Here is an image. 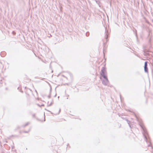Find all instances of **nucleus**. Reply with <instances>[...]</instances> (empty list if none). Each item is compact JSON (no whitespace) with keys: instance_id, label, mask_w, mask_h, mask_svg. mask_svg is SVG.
I'll list each match as a JSON object with an SVG mask.
<instances>
[{"instance_id":"obj_7","label":"nucleus","mask_w":153,"mask_h":153,"mask_svg":"<svg viewBox=\"0 0 153 153\" xmlns=\"http://www.w3.org/2000/svg\"><path fill=\"white\" fill-rule=\"evenodd\" d=\"M128 123V124H129V126H130V127H131V126H130V125L129 123Z\"/></svg>"},{"instance_id":"obj_3","label":"nucleus","mask_w":153,"mask_h":153,"mask_svg":"<svg viewBox=\"0 0 153 153\" xmlns=\"http://www.w3.org/2000/svg\"><path fill=\"white\" fill-rule=\"evenodd\" d=\"M142 128H143V130L144 131L145 133V134H144V133L143 134V135L146 138V134H147V133L146 132V131L145 130V129H144V128H143V127H142Z\"/></svg>"},{"instance_id":"obj_2","label":"nucleus","mask_w":153,"mask_h":153,"mask_svg":"<svg viewBox=\"0 0 153 153\" xmlns=\"http://www.w3.org/2000/svg\"><path fill=\"white\" fill-rule=\"evenodd\" d=\"M147 62H145L144 64V71L145 72L147 73L148 72V68L147 67Z\"/></svg>"},{"instance_id":"obj_4","label":"nucleus","mask_w":153,"mask_h":153,"mask_svg":"<svg viewBox=\"0 0 153 153\" xmlns=\"http://www.w3.org/2000/svg\"><path fill=\"white\" fill-rule=\"evenodd\" d=\"M107 38H108V35H107V33H106V34L105 38L106 39H107Z\"/></svg>"},{"instance_id":"obj_6","label":"nucleus","mask_w":153,"mask_h":153,"mask_svg":"<svg viewBox=\"0 0 153 153\" xmlns=\"http://www.w3.org/2000/svg\"><path fill=\"white\" fill-rule=\"evenodd\" d=\"M96 3H97L98 4V1H96Z\"/></svg>"},{"instance_id":"obj_8","label":"nucleus","mask_w":153,"mask_h":153,"mask_svg":"<svg viewBox=\"0 0 153 153\" xmlns=\"http://www.w3.org/2000/svg\"><path fill=\"white\" fill-rule=\"evenodd\" d=\"M60 110H59V112H60Z\"/></svg>"},{"instance_id":"obj_5","label":"nucleus","mask_w":153,"mask_h":153,"mask_svg":"<svg viewBox=\"0 0 153 153\" xmlns=\"http://www.w3.org/2000/svg\"><path fill=\"white\" fill-rule=\"evenodd\" d=\"M52 102H51V103L49 105V106H50L52 104Z\"/></svg>"},{"instance_id":"obj_1","label":"nucleus","mask_w":153,"mask_h":153,"mask_svg":"<svg viewBox=\"0 0 153 153\" xmlns=\"http://www.w3.org/2000/svg\"><path fill=\"white\" fill-rule=\"evenodd\" d=\"M100 74L103 78H102L101 77H100V79L102 80V84L105 85H108L109 83V81L107 76L106 71L104 67L102 68Z\"/></svg>"}]
</instances>
